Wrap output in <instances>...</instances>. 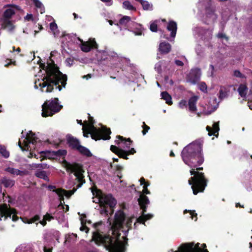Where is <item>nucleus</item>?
Wrapping results in <instances>:
<instances>
[{"mask_svg": "<svg viewBox=\"0 0 252 252\" xmlns=\"http://www.w3.org/2000/svg\"><path fill=\"white\" fill-rule=\"evenodd\" d=\"M40 67L45 70L46 75L41 79V81L39 79L35 81L34 87L36 88H38V86L42 92L51 93L54 87L60 91L62 87H65L67 76L60 71L59 67L53 61L51 63H48L47 65L42 63Z\"/></svg>", "mask_w": 252, "mask_h": 252, "instance_id": "nucleus-1", "label": "nucleus"}, {"mask_svg": "<svg viewBox=\"0 0 252 252\" xmlns=\"http://www.w3.org/2000/svg\"><path fill=\"white\" fill-rule=\"evenodd\" d=\"M202 142L195 141L185 147L181 153L184 162L190 166V163L196 162L200 165L204 162L202 154Z\"/></svg>", "mask_w": 252, "mask_h": 252, "instance_id": "nucleus-2", "label": "nucleus"}, {"mask_svg": "<svg viewBox=\"0 0 252 252\" xmlns=\"http://www.w3.org/2000/svg\"><path fill=\"white\" fill-rule=\"evenodd\" d=\"M92 192L96 197L94 200V202L99 203L101 207L100 213L101 215L111 216L114 213V208L116 205V200L111 194H105L102 193L100 189H95L92 190Z\"/></svg>", "mask_w": 252, "mask_h": 252, "instance_id": "nucleus-3", "label": "nucleus"}, {"mask_svg": "<svg viewBox=\"0 0 252 252\" xmlns=\"http://www.w3.org/2000/svg\"><path fill=\"white\" fill-rule=\"evenodd\" d=\"M88 115L89 123L85 121L84 123L87 125L88 128L90 129L89 133H90L92 138L95 141L101 139L109 140L111 138L110 135L111 133L110 128L104 126H101V128H96L94 126L95 122L93 117H91L90 114H88Z\"/></svg>", "mask_w": 252, "mask_h": 252, "instance_id": "nucleus-4", "label": "nucleus"}, {"mask_svg": "<svg viewBox=\"0 0 252 252\" xmlns=\"http://www.w3.org/2000/svg\"><path fill=\"white\" fill-rule=\"evenodd\" d=\"M102 224V221L95 222L93 226L96 231L93 232V240L96 245L102 244L108 248H111L114 246V238L109 235H103L100 233L99 230L97 228Z\"/></svg>", "mask_w": 252, "mask_h": 252, "instance_id": "nucleus-5", "label": "nucleus"}, {"mask_svg": "<svg viewBox=\"0 0 252 252\" xmlns=\"http://www.w3.org/2000/svg\"><path fill=\"white\" fill-rule=\"evenodd\" d=\"M63 106L59 103L58 98L55 97L51 100H47L42 105V116L47 117L52 116L60 112Z\"/></svg>", "mask_w": 252, "mask_h": 252, "instance_id": "nucleus-6", "label": "nucleus"}, {"mask_svg": "<svg viewBox=\"0 0 252 252\" xmlns=\"http://www.w3.org/2000/svg\"><path fill=\"white\" fill-rule=\"evenodd\" d=\"M194 176L191 177L189 180V185H192V189L194 194L203 192L207 186V180L204 176V174H190Z\"/></svg>", "mask_w": 252, "mask_h": 252, "instance_id": "nucleus-7", "label": "nucleus"}, {"mask_svg": "<svg viewBox=\"0 0 252 252\" xmlns=\"http://www.w3.org/2000/svg\"><path fill=\"white\" fill-rule=\"evenodd\" d=\"M17 211L14 208L10 207L9 205L3 203L0 205V221L3 217L4 220H6L8 218H12L13 221L15 222L19 219L17 216Z\"/></svg>", "mask_w": 252, "mask_h": 252, "instance_id": "nucleus-8", "label": "nucleus"}, {"mask_svg": "<svg viewBox=\"0 0 252 252\" xmlns=\"http://www.w3.org/2000/svg\"><path fill=\"white\" fill-rule=\"evenodd\" d=\"M206 245L203 244L200 246L199 243L194 245L193 243L182 245L179 248V251L174 252H209L206 249Z\"/></svg>", "mask_w": 252, "mask_h": 252, "instance_id": "nucleus-9", "label": "nucleus"}, {"mask_svg": "<svg viewBox=\"0 0 252 252\" xmlns=\"http://www.w3.org/2000/svg\"><path fill=\"white\" fill-rule=\"evenodd\" d=\"M74 175L76 176L75 180L76 181V183H77L76 188H74L69 190H66L63 188H58V189L56 190L58 191V193H63V194L64 195V196H65L67 198H69L70 196L73 195L76 191L77 189L81 188L83 183H85V180L84 179V176H83V174Z\"/></svg>", "mask_w": 252, "mask_h": 252, "instance_id": "nucleus-10", "label": "nucleus"}, {"mask_svg": "<svg viewBox=\"0 0 252 252\" xmlns=\"http://www.w3.org/2000/svg\"><path fill=\"white\" fill-rule=\"evenodd\" d=\"M126 218V216L124 211L119 210L115 213L113 224L112 226L113 232H118L123 228Z\"/></svg>", "mask_w": 252, "mask_h": 252, "instance_id": "nucleus-11", "label": "nucleus"}, {"mask_svg": "<svg viewBox=\"0 0 252 252\" xmlns=\"http://www.w3.org/2000/svg\"><path fill=\"white\" fill-rule=\"evenodd\" d=\"M62 164L66 169V171L70 173H84L85 172L82 164L79 163H70L63 159Z\"/></svg>", "mask_w": 252, "mask_h": 252, "instance_id": "nucleus-12", "label": "nucleus"}, {"mask_svg": "<svg viewBox=\"0 0 252 252\" xmlns=\"http://www.w3.org/2000/svg\"><path fill=\"white\" fill-rule=\"evenodd\" d=\"M148 185L143 186V189L140 192L139 198L138 199L139 205L140 209L143 210V211H146L147 205L150 204V200L146 194H150V191L147 189Z\"/></svg>", "mask_w": 252, "mask_h": 252, "instance_id": "nucleus-13", "label": "nucleus"}, {"mask_svg": "<svg viewBox=\"0 0 252 252\" xmlns=\"http://www.w3.org/2000/svg\"><path fill=\"white\" fill-rule=\"evenodd\" d=\"M110 150L117 155L120 158L127 159V156L129 155H133L136 153V150L131 148L130 150L126 151L122 148L118 147L115 145H111Z\"/></svg>", "mask_w": 252, "mask_h": 252, "instance_id": "nucleus-14", "label": "nucleus"}, {"mask_svg": "<svg viewBox=\"0 0 252 252\" xmlns=\"http://www.w3.org/2000/svg\"><path fill=\"white\" fill-rule=\"evenodd\" d=\"M38 138L35 136L34 133L30 131L24 141V145L22 146L20 141L18 142V146L22 151L28 150L29 144L35 145L37 142Z\"/></svg>", "mask_w": 252, "mask_h": 252, "instance_id": "nucleus-15", "label": "nucleus"}, {"mask_svg": "<svg viewBox=\"0 0 252 252\" xmlns=\"http://www.w3.org/2000/svg\"><path fill=\"white\" fill-rule=\"evenodd\" d=\"M78 39L81 42V49L84 52L87 53L90 51L92 49H96L98 48V45L94 38H90L87 41H84L79 37H78Z\"/></svg>", "mask_w": 252, "mask_h": 252, "instance_id": "nucleus-16", "label": "nucleus"}, {"mask_svg": "<svg viewBox=\"0 0 252 252\" xmlns=\"http://www.w3.org/2000/svg\"><path fill=\"white\" fill-rule=\"evenodd\" d=\"M97 60L100 62L108 61L111 64H113V61L119 60L117 54L113 53L111 54H108L106 51H99L96 54Z\"/></svg>", "mask_w": 252, "mask_h": 252, "instance_id": "nucleus-17", "label": "nucleus"}, {"mask_svg": "<svg viewBox=\"0 0 252 252\" xmlns=\"http://www.w3.org/2000/svg\"><path fill=\"white\" fill-rule=\"evenodd\" d=\"M116 138L115 143L119 145V148L122 149H129L133 142L130 138H126L121 135H117Z\"/></svg>", "mask_w": 252, "mask_h": 252, "instance_id": "nucleus-18", "label": "nucleus"}, {"mask_svg": "<svg viewBox=\"0 0 252 252\" xmlns=\"http://www.w3.org/2000/svg\"><path fill=\"white\" fill-rule=\"evenodd\" d=\"M201 76V70L196 68L191 70L189 75V81L192 84L196 83L200 79Z\"/></svg>", "mask_w": 252, "mask_h": 252, "instance_id": "nucleus-19", "label": "nucleus"}, {"mask_svg": "<svg viewBox=\"0 0 252 252\" xmlns=\"http://www.w3.org/2000/svg\"><path fill=\"white\" fill-rule=\"evenodd\" d=\"M67 143L69 146L73 150H77L80 145L79 141L71 135L66 136Z\"/></svg>", "mask_w": 252, "mask_h": 252, "instance_id": "nucleus-20", "label": "nucleus"}, {"mask_svg": "<svg viewBox=\"0 0 252 252\" xmlns=\"http://www.w3.org/2000/svg\"><path fill=\"white\" fill-rule=\"evenodd\" d=\"M167 29L168 31L171 32L170 37L174 38L176 36L177 30V24L176 22L173 20L170 21L168 23Z\"/></svg>", "mask_w": 252, "mask_h": 252, "instance_id": "nucleus-21", "label": "nucleus"}, {"mask_svg": "<svg viewBox=\"0 0 252 252\" xmlns=\"http://www.w3.org/2000/svg\"><path fill=\"white\" fill-rule=\"evenodd\" d=\"M206 130L208 131V135L209 136L214 135L218 137L219 135V131L220 130L219 123H214L213 125V127L208 126H207Z\"/></svg>", "mask_w": 252, "mask_h": 252, "instance_id": "nucleus-22", "label": "nucleus"}, {"mask_svg": "<svg viewBox=\"0 0 252 252\" xmlns=\"http://www.w3.org/2000/svg\"><path fill=\"white\" fill-rule=\"evenodd\" d=\"M198 97L197 96H193L189 98L188 104L189 111L195 112L197 110L196 103Z\"/></svg>", "mask_w": 252, "mask_h": 252, "instance_id": "nucleus-23", "label": "nucleus"}, {"mask_svg": "<svg viewBox=\"0 0 252 252\" xmlns=\"http://www.w3.org/2000/svg\"><path fill=\"white\" fill-rule=\"evenodd\" d=\"M171 49V45L167 42H162L159 45V50L162 54H166L169 53Z\"/></svg>", "mask_w": 252, "mask_h": 252, "instance_id": "nucleus-24", "label": "nucleus"}, {"mask_svg": "<svg viewBox=\"0 0 252 252\" xmlns=\"http://www.w3.org/2000/svg\"><path fill=\"white\" fill-rule=\"evenodd\" d=\"M0 184L2 185L4 187L6 188H11L14 186V181L9 179H7L6 177H3L0 180Z\"/></svg>", "mask_w": 252, "mask_h": 252, "instance_id": "nucleus-25", "label": "nucleus"}, {"mask_svg": "<svg viewBox=\"0 0 252 252\" xmlns=\"http://www.w3.org/2000/svg\"><path fill=\"white\" fill-rule=\"evenodd\" d=\"M76 150L78 152H79L81 155L86 156L88 157H90L92 156L91 152L88 148L81 145L79 146V147L77 148Z\"/></svg>", "mask_w": 252, "mask_h": 252, "instance_id": "nucleus-26", "label": "nucleus"}, {"mask_svg": "<svg viewBox=\"0 0 252 252\" xmlns=\"http://www.w3.org/2000/svg\"><path fill=\"white\" fill-rule=\"evenodd\" d=\"M248 89V87L246 85L242 84H240L238 89V92H239V95L242 97H245L247 94V91Z\"/></svg>", "mask_w": 252, "mask_h": 252, "instance_id": "nucleus-27", "label": "nucleus"}, {"mask_svg": "<svg viewBox=\"0 0 252 252\" xmlns=\"http://www.w3.org/2000/svg\"><path fill=\"white\" fill-rule=\"evenodd\" d=\"M161 96L162 99L166 101V103L169 105L172 104L171 96L167 92H163L161 93Z\"/></svg>", "mask_w": 252, "mask_h": 252, "instance_id": "nucleus-28", "label": "nucleus"}, {"mask_svg": "<svg viewBox=\"0 0 252 252\" xmlns=\"http://www.w3.org/2000/svg\"><path fill=\"white\" fill-rule=\"evenodd\" d=\"M40 218L39 216L38 215H36L30 219L25 218L24 219H22V220L25 223H35L37 221H39L40 220Z\"/></svg>", "mask_w": 252, "mask_h": 252, "instance_id": "nucleus-29", "label": "nucleus"}, {"mask_svg": "<svg viewBox=\"0 0 252 252\" xmlns=\"http://www.w3.org/2000/svg\"><path fill=\"white\" fill-rule=\"evenodd\" d=\"M206 17L214 21L216 19V16L215 14L214 10L210 7L206 8Z\"/></svg>", "mask_w": 252, "mask_h": 252, "instance_id": "nucleus-30", "label": "nucleus"}, {"mask_svg": "<svg viewBox=\"0 0 252 252\" xmlns=\"http://www.w3.org/2000/svg\"><path fill=\"white\" fill-rule=\"evenodd\" d=\"M15 13V11L13 9L10 8H7L4 11L3 16L4 19H9Z\"/></svg>", "mask_w": 252, "mask_h": 252, "instance_id": "nucleus-31", "label": "nucleus"}, {"mask_svg": "<svg viewBox=\"0 0 252 252\" xmlns=\"http://www.w3.org/2000/svg\"><path fill=\"white\" fill-rule=\"evenodd\" d=\"M2 27L3 29L7 28L9 31H12L14 29V26L12 22L9 19H4L2 24Z\"/></svg>", "mask_w": 252, "mask_h": 252, "instance_id": "nucleus-32", "label": "nucleus"}, {"mask_svg": "<svg viewBox=\"0 0 252 252\" xmlns=\"http://www.w3.org/2000/svg\"><path fill=\"white\" fill-rule=\"evenodd\" d=\"M146 212V211L144 212L143 210H142V216L137 219V222L144 224L147 220L151 219V217L147 218L145 217Z\"/></svg>", "mask_w": 252, "mask_h": 252, "instance_id": "nucleus-33", "label": "nucleus"}, {"mask_svg": "<svg viewBox=\"0 0 252 252\" xmlns=\"http://www.w3.org/2000/svg\"><path fill=\"white\" fill-rule=\"evenodd\" d=\"M123 7L129 10L135 11L136 8L131 4L129 1H125L123 3Z\"/></svg>", "mask_w": 252, "mask_h": 252, "instance_id": "nucleus-34", "label": "nucleus"}, {"mask_svg": "<svg viewBox=\"0 0 252 252\" xmlns=\"http://www.w3.org/2000/svg\"><path fill=\"white\" fill-rule=\"evenodd\" d=\"M0 154L5 158H7L9 156V153L6 149L4 146L0 145Z\"/></svg>", "mask_w": 252, "mask_h": 252, "instance_id": "nucleus-35", "label": "nucleus"}, {"mask_svg": "<svg viewBox=\"0 0 252 252\" xmlns=\"http://www.w3.org/2000/svg\"><path fill=\"white\" fill-rule=\"evenodd\" d=\"M142 7L145 10H152L153 9V5L151 4L148 1L143 0L141 3Z\"/></svg>", "mask_w": 252, "mask_h": 252, "instance_id": "nucleus-36", "label": "nucleus"}, {"mask_svg": "<svg viewBox=\"0 0 252 252\" xmlns=\"http://www.w3.org/2000/svg\"><path fill=\"white\" fill-rule=\"evenodd\" d=\"M4 171L9 173H24L23 171L11 167L6 168Z\"/></svg>", "mask_w": 252, "mask_h": 252, "instance_id": "nucleus-37", "label": "nucleus"}, {"mask_svg": "<svg viewBox=\"0 0 252 252\" xmlns=\"http://www.w3.org/2000/svg\"><path fill=\"white\" fill-rule=\"evenodd\" d=\"M130 20H131V18L130 17H129L128 16H124L121 19H120L119 23L121 25H125L128 22H129L130 21Z\"/></svg>", "mask_w": 252, "mask_h": 252, "instance_id": "nucleus-38", "label": "nucleus"}, {"mask_svg": "<svg viewBox=\"0 0 252 252\" xmlns=\"http://www.w3.org/2000/svg\"><path fill=\"white\" fill-rule=\"evenodd\" d=\"M158 20H155L151 23L150 25V30L152 32H157L158 31Z\"/></svg>", "mask_w": 252, "mask_h": 252, "instance_id": "nucleus-39", "label": "nucleus"}, {"mask_svg": "<svg viewBox=\"0 0 252 252\" xmlns=\"http://www.w3.org/2000/svg\"><path fill=\"white\" fill-rule=\"evenodd\" d=\"M81 223L82 226L80 227V230L82 231H85L86 233H88L89 231L90 228L85 225V221L84 220L83 218L81 219Z\"/></svg>", "mask_w": 252, "mask_h": 252, "instance_id": "nucleus-40", "label": "nucleus"}, {"mask_svg": "<svg viewBox=\"0 0 252 252\" xmlns=\"http://www.w3.org/2000/svg\"><path fill=\"white\" fill-rule=\"evenodd\" d=\"M67 154V151L65 150H59L56 152H55V155L56 156H65Z\"/></svg>", "mask_w": 252, "mask_h": 252, "instance_id": "nucleus-41", "label": "nucleus"}, {"mask_svg": "<svg viewBox=\"0 0 252 252\" xmlns=\"http://www.w3.org/2000/svg\"><path fill=\"white\" fill-rule=\"evenodd\" d=\"M199 89L204 93L207 92V87L205 82H201L199 85Z\"/></svg>", "mask_w": 252, "mask_h": 252, "instance_id": "nucleus-42", "label": "nucleus"}, {"mask_svg": "<svg viewBox=\"0 0 252 252\" xmlns=\"http://www.w3.org/2000/svg\"><path fill=\"white\" fill-rule=\"evenodd\" d=\"M142 128L143 130L142 131L143 135H145L148 131V130L150 129V127L147 126L145 123L144 122H143V125H142Z\"/></svg>", "mask_w": 252, "mask_h": 252, "instance_id": "nucleus-43", "label": "nucleus"}, {"mask_svg": "<svg viewBox=\"0 0 252 252\" xmlns=\"http://www.w3.org/2000/svg\"><path fill=\"white\" fill-rule=\"evenodd\" d=\"M133 218L131 217L130 218H128L126 221V227L128 229H130L132 228V223L133 222Z\"/></svg>", "mask_w": 252, "mask_h": 252, "instance_id": "nucleus-44", "label": "nucleus"}, {"mask_svg": "<svg viewBox=\"0 0 252 252\" xmlns=\"http://www.w3.org/2000/svg\"><path fill=\"white\" fill-rule=\"evenodd\" d=\"M179 106L182 109L187 107L188 106L187 101L185 99L181 100L179 103Z\"/></svg>", "mask_w": 252, "mask_h": 252, "instance_id": "nucleus-45", "label": "nucleus"}, {"mask_svg": "<svg viewBox=\"0 0 252 252\" xmlns=\"http://www.w3.org/2000/svg\"><path fill=\"white\" fill-rule=\"evenodd\" d=\"M43 219H44L46 221H50L54 219V217L50 214L47 213L44 216Z\"/></svg>", "mask_w": 252, "mask_h": 252, "instance_id": "nucleus-46", "label": "nucleus"}, {"mask_svg": "<svg viewBox=\"0 0 252 252\" xmlns=\"http://www.w3.org/2000/svg\"><path fill=\"white\" fill-rule=\"evenodd\" d=\"M57 190H54V192H56L57 195H58L59 197V199L60 200V205H63L62 204V201H64V195L63 194V193H58V191H56Z\"/></svg>", "mask_w": 252, "mask_h": 252, "instance_id": "nucleus-47", "label": "nucleus"}, {"mask_svg": "<svg viewBox=\"0 0 252 252\" xmlns=\"http://www.w3.org/2000/svg\"><path fill=\"white\" fill-rule=\"evenodd\" d=\"M33 2L34 5L37 8H41L42 6V3L39 0H32Z\"/></svg>", "mask_w": 252, "mask_h": 252, "instance_id": "nucleus-48", "label": "nucleus"}, {"mask_svg": "<svg viewBox=\"0 0 252 252\" xmlns=\"http://www.w3.org/2000/svg\"><path fill=\"white\" fill-rule=\"evenodd\" d=\"M57 25L55 22H51L50 24V28L51 31H55L57 29Z\"/></svg>", "mask_w": 252, "mask_h": 252, "instance_id": "nucleus-49", "label": "nucleus"}, {"mask_svg": "<svg viewBox=\"0 0 252 252\" xmlns=\"http://www.w3.org/2000/svg\"><path fill=\"white\" fill-rule=\"evenodd\" d=\"M234 75L237 77L243 78V74L239 70H236L234 71Z\"/></svg>", "mask_w": 252, "mask_h": 252, "instance_id": "nucleus-50", "label": "nucleus"}, {"mask_svg": "<svg viewBox=\"0 0 252 252\" xmlns=\"http://www.w3.org/2000/svg\"><path fill=\"white\" fill-rule=\"evenodd\" d=\"M25 20L30 21H33V15L32 14H28L25 17Z\"/></svg>", "mask_w": 252, "mask_h": 252, "instance_id": "nucleus-51", "label": "nucleus"}, {"mask_svg": "<svg viewBox=\"0 0 252 252\" xmlns=\"http://www.w3.org/2000/svg\"><path fill=\"white\" fill-rule=\"evenodd\" d=\"M66 63L69 64V65L70 66L73 64L74 61L73 59H72L70 58H67L66 59Z\"/></svg>", "mask_w": 252, "mask_h": 252, "instance_id": "nucleus-52", "label": "nucleus"}, {"mask_svg": "<svg viewBox=\"0 0 252 252\" xmlns=\"http://www.w3.org/2000/svg\"><path fill=\"white\" fill-rule=\"evenodd\" d=\"M175 63L177 65L180 66H183L184 65V64L182 61L178 60H176L175 61Z\"/></svg>", "mask_w": 252, "mask_h": 252, "instance_id": "nucleus-53", "label": "nucleus"}, {"mask_svg": "<svg viewBox=\"0 0 252 252\" xmlns=\"http://www.w3.org/2000/svg\"><path fill=\"white\" fill-rule=\"evenodd\" d=\"M189 214L193 219L194 217L196 218L195 220L197 219V214L195 213V211H189Z\"/></svg>", "mask_w": 252, "mask_h": 252, "instance_id": "nucleus-54", "label": "nucleus"}, {"mask_svg": "<svg viewBox=\"0 0 252 252\" xmlns=\"http://www.w3.org/2000/svg\"><path fill=\"white\" fill-rule=\"evenodd\" d=\"M47 189H49L50 190L53 191V192H54V190L58 189H56V187L55 186H53V185H48L47 187Z\"/></svg>", "mask_w": 252, "mask_h": 252, "instance_id": "nucleus-55", "label": "nucleus"}, {"mask_svg": "<svg viewBox=\"0 0 252 252\" xmlns=\"http://www.w3.org/2000/svg\"><path fill=\"white\" fill-rule=\"evenodd\" d=\"M88 129L87 132H86L85 127L84 126L83 127V133H84L83 135L85 137H88V134H90V133H89V132L90 131V129L89 128H88Z\"/></svg>", "mask_w": 252, "mask_h": 252, "instance_id": "nucleus-56", "label": "nucleus"}, {"mask_svg": "<svg viewBox=\"0 0 252 252\" xmlns=\"http://www.w3.org/2000/svg\"><path fill=\"white\" fill-rule=\"evenodd\" d=\"M123 167L120 165H116V170L117 171L121 172L123 170Z\"/></svg>", "mask_w": 252, "mask_h": 252, "instance_id": "nucleus-57", "label": "nucleus"}, {"mask_svg": "<svg viewBox=\"0 0 252 252\" xmlns=\"http://www.w3.org/2000/svg\"><path fill=\"white\" fill-rule=\"evenodd\" d=\"M140 184L141 185H143L144 186L145 185H148V184H147L146 183L144 177H142V178H140Z\"/></svg>", "mask_w": 252, "mask_h": 252, "instance_id": "nucleus-58", "label": "nucleus"}, {"mask_svg": "<svg viewBox=\"0 0 252 252\" xmlns=\"http://www.w3.org/2000/svg\"><path fill=\"white\" fill-rule=\"evenodd\" d=\"M13 64L14 65H16V63L15 61L12 62L11 60H10V61L9 63H7L5 65V66L6 67H8L10 64Z\"/></svg>", "mask_w": 252, "mask_h": 252, "instance_id": "nucleus-59", "label": "nucleus"}, {"mask_svg": "<svg viewBox=\"0 0 252 252\" xmlns=\"http://www.w3.org/2000/svg\"><path fill=\"white\" fill-rule=\"evenodd\" d=\"M218 37L220 38H226L225 34L222 33H219L218 34Z\"/></svg>", "mask_w": 252, "mask_h": 252, "instance_id": "nucleus-60", "label": "nucleus"}, {"mask_svg": "<svg viewBox=\"0 0 252 252\" xmlns=\"http://www.w3.org/2000/svg\"><path fill=\"white\" fill-rule=\"evenodd\" d=\"M46 221H46L44 219H43V220H40V221H39V222L41 224H42L43 226H45V225H46V223H47Z\"/></svg>", "mask_w": 252, "mask_h": 252, "instance_id": "nucleus-61", "label": "nucleus"}, {"mask_svg": "<svg viewBox=\"0 0 252 252\" xmlns=\"http://www.w3.org/2000/svg\"><path fill=\"white\" fill-rule=\"evenodd\" d=\"M101 1L105 2V3H109L110 2V4H109L108 5H111L112 4V0H100Z\"/></svg>", "mask_w": 252, "mask_h": 252, "instance_id": "nucleus-62", "label": "nucleus"}, {"mask_svg": "<svg viewBox=\"0 0 252 252\" xmlns=\"http://www.w3.org/2000/svg\"><path fill=\"white\" fill-rule=\"evenodd\" d=\"M44 252H52V249L47 248L46 247H44Z\"/></svg>", "mask_w": 252, "mask_h": 252, "instance_id": "nucleus-63", "label": "nucleus"}, {"mask_svg": "<svg viewBox=\"0 0 252 252\" xmlns=\"http://www.w3.org/2000/svg\"><path fill=\"white\" fill-rule=\"evenodd\" d=\"M37 177L40 178H44L46 174H35Z\"/></svg>", "mask_w": 252, "mask_h": 252, "instance_id": "nucleus-64", "label": "nucleus"}]
</instances>
